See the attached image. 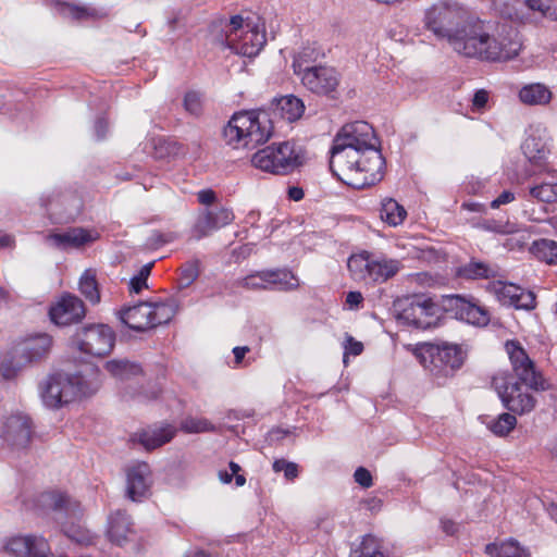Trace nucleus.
Here are the masks:
<instances>
[{
	"label": "nucleus",
	"mask_w": 557,
	"mask_h": 557,
	"mask_svg": "<svg viewBox=\"0 0 557 557\" xmlns=\"http://www.w3.org/2000/svg\"><path fill=\"white\" fill-rule=\"evenodd\" d=\"M126 493L133 502H141L150 493L151 470L147 462H138L127 469Z\"/></svg>",
	"instance_id": "nucleus-18"
},
{
	"label": "nucleus",
	"mask_w": 557,
	"mask_h": 557,
	"mask_svg": "<svg viewBox=\"0 0 557 557\" xmlns=\"http://www.w3.org/2000/svg\"><path fill=\"white\" fill-rule=\"evenodd\" d=\"M235 284L243 288L252 290L269 289L267 270L249 274L240 280H237Z\"/></svg>",
	"instance_id": "nucleus-42"
},
{
	"label": "nucleus",
	"mask_w": 557,
	"mask_h": 557,
	"mask_svg": "<svg viewBox=\"0 0 557 557\" xmlns=\"http://www.w3.org/2000/svg\"><path fill=\"white\" fill-rule=\"evenodd\" d=\"M270 290L288 292L298 288L299 280L287 269L267 270Z\"/></svg>",
	"instance_id": "nucleus-26"
},
{
	"label": "nucleus",
	"mask_w": 557,
	"mask_h": 557,
	"mask_svg": "<svg viewBox=\"0 0 557 557\" xmlns=\"http://www.w3.org/2000/svg\"><path fill=\"white\" fill-rule=\"evenodd\" d=\"M133 522L129 516L123 510H116L109 518L108 536L116 545H123L128 541L133 532Z\"/></svg>",
	"instance_id": "nucleus-24"
},
{
	"label": "nucleus",
	"mask_w": 557,
	"mask_h": 557,
	"mask_svg": "<svg viewBox=\"0 0 557 557\" xmlns=\"http://www.w3.org/2000/svg\"><path fill=\"white\" fill-rule=\"evenodd\" d=\"M506 349L512 372H498L492 384L508 410L523 414L533 410L536 404L530 392L547 391L550 384L518 342H507Z\"/></svg>",
	"instance_id": "nucleus-2"
},
{
	"label": "nucleus",
	"mask_w": 557,
	"mask_h": 557,
	"mask_svg": "<svg viewBox=\"0 0 557 557\" xmlns=\"http://www.w3.org/2000/svg\"><path fill=\"white\" fill-rule=\"evenodd\" d=\"M485 553L491 557H531L528 549L522 547L515 540H509L500 544H487Z\"/></svg>",
	"instance_id": "nucleus-29"
},
{
	"label": "nucleus",
	"mask_w": 557,
	"mask_h": 557,
	"mask_svg": "<svg viewBox=\"0 0 557 557\" xmlns=\"http://www.w3.org/2000/svg\"><path fill=\"white\" fill-rule=\"evenodd\" d=\"M36 504L44 512H54L58 520L63 518L79 520L83 516L81 504L64 492H44L38 496Z\"/></svg>",
	"instance_id": "nucleus-15"
},
{
	"label": "nucleus",
	"mask_w": 557,
	"mask_h": 557,
	"mask_svg": "<svg viewBox=\"0 0 557 557\" xmlns=\"http://www.w3.org/2000/svg\"><path fill=\"white\" fill-rule=\"evenodd\" d=\"M181 429L186 433L213 431L214 426L203 418L187 417L181 422Z\"/></svg>",
	"instance_id": "nucleus-47"
},
{
	"label": "nucleus",
	"mask_w": 557,
	"mask_h": 557,
	"mask_svg": "<svg viewBox=\"0 0 557 557\" xmlns=\"http://www.w3.org/2000/svg\"><path fill=\"white\" fill-rule=\"evenodd\" d=\"M62 531L72 542L88 546L92 544V535L88 529L75 522H62Z\"/></svg>",
	"instance_id": "nucleus-39"
},
{
	"label": "nucleus",
	"mask_w": 557,
	"mask_h": 557,
	"mask_svg": "<svg viewBox=\"0 0 557 557\" xmlns=\"http://www.w3.org/2000/svg\"><path fill=\"white\" fill-rule=\"evenodd\" d=\"M515 200V194L510 190H504L497 198L491 202V208L496 209L502 205L509 203Z\"/></svg>",
	"instance_id": "nucleus-55"
},
{
	"label": "nucleus",
	"mask_w": 557,
	"mask_h": 557,
	"mask_svg": "<svg viewBox=\"0 0 557 557\" xmlns=\"http://www.w3.org/2000/svg\"><path fill=\"white\" fill-rule=\"evenodd\" d=\"M234 218L233 211L225 207L203 209L194 224V237L199 240L212 232L231 224Z\"/></svg>",
	"instance_id": "nucleus-17"
},
{
	"label": "nucleus",
	"mask_w": 557,
	"mask_h": 557,
	"mask_svg": "<svg viewBox=\"0 0 557 557\" xmlns=\"http://www.w3.org/2000/svg\"><path fill=\"white\" fill-rule=\"evenodd\" d=\"M544 5L540 10L539 16L557 20V0L543 1Z\"/></svg>",
	"instance_id": "nucleus-54"
},
{
	"label": "nucleus",
	"mask_w": 557,
	"mask_h": 557,
	"mask_svg": "<svg viewBox=\"0 0 557 557\" xmlns=\"http://www.w3.org/2000/svg\"><path fill=\"white\" fill-rule=\"evenodd\" d=\"M34 435L32 418L23 411H14L3 417L0 425V440L7 448L20 451L26 449Z\"/></svg>",
	"instance_id": "nucleus-12"
},
{
	"label": "nucleus",
	"mask_w": 557,
	"mask_h": 557,
	"mask_svg": "<svg viewBox=\"0 0 557 557\" xmlns=\"http://www.w3.org/2000/svg\"><path fill=\"white\" fill-rule=\"evenodd\" d=\"M470 16L469 12L458 3L442 1L426 10L424 24L437 38L446 39L451 46L453 37L457 36V32Z\"/></svg>",
	"instance_id": "nucleus-9"
},
{
	"label": "nucleus",
	"mask_w": 557,
	"mask_h": 557,
	"mask_svg": "<svg viewBox=\"0 0 557 557\" xmlns=\"http://www.w3.org/2000/svg\"><path fill=\"white\" fill-rule=\"evenodd\" d=\"M523 290L524 288L511 283H499L495 289L497 298L503 302V305L513 307L516 309L520 301V292Z\"/></svg>",
	"instance_id": "nucleus-41"
},
{
	"label": "nucleus",
	"mask_w": 557,
	"mask_h": 557,
	"mask_svg": "<svg viewBox=\"0 0 557 557\" xmlns=\"http://www.w3.org/2000/svg\"><path fill=\"white\" fill-rule=\"evenodd\" d=\"M73 343L83 354L104 357L114 347L115 333L107 324H88L76 331Z\"/></svg>",
	"instance_id": "nucleus-10"
},
{
	"label": "nucleus",
	"mask_w": 557,
	"mask_h": 557,
	"mask_svg": "<svg viewBox=\"0 0 557 557\" xmlns=\"http://www.w3.org/2000/svg\"><path fill=\"white\" fill-rule=\"evenodd\" d=\"M57 9L62 17L72 21H84L97 16L96 10L87 7H79L70 3H58Z\"/></svg>",
	"instance_id": "nucleus-38"
},
{
	"label": "nucleus",
	"mask_w": 557,
	"mask_h": 557,
	"mask_svg": "<svg viewBox=\"0 0 557 557\" xmlns=\"http://www.w3.org/2000/svg\"><path fill=\"white\" fill-rule=\"evenodd\" d=\"M393 307L398 323L417 330L436 327L441 320V308L425 295L398 298Z\"/></svg>",
	"instance_id": "nucleus-6"
},
{
	"label": "nucleus",
	"mask_w": 557,
	"mask_h": 557,
	"mask_svg": "<svg viewBox=\"0 0 557 557\" xmlns=\"http://www.w3.org/2000/svg\"><path fill=\"white\" fill-rule=\"evenodd\" d=\"M373 127L366 121L345 124L330 150V170L356 189L372 186L384 176L385 160Z\"/></svg>",
	"instance_id": "nucleus-1"
},
{
	"label": "nucleus",
	"mask_w": 557,
	"mask_h": 557,
	"mask_svg": "<svg viewBox=\"0 0 557 557\" xmlns=\"http://www.w3.org/2000/svg\"><path fill=\"white\" fill-rule=\"evenodd\" d=\"M344 361H346L347 355L359 356L363 351V344L356 341L352 336L347 335L345 342Z\"/></svg>",
	"instance_id": "nucleus-51"
},
{
	"label": "nucleus",
	"mask_w": 557,
	"mask_h": 557,
	"mask_svg": "<svg viewBox=\"0 0 557 557\" xmlns=\"http://www.w3.org/2000/svg\"><path fill=\"white\" fill-rule=\"evenodd\" d=\"M522 151L525 158L534 164H541L542 161L546 159L548 152L545 144L533 136H530L524 140Z\"/></svg>",
	"instance_id": "nucleus-36"
},
{
	"label": "nucleus",
	"mask_w": 557,
	"mask_h": 557,
	"mask_svg": "<svg viewBox=\"0 0 557 557\" xmlns=\"http://www.w3.org/2000/svg\"><path fill=\"white\" fill-rule=\"evenodd\" d=\"M226 141L245 148L264 144L273 134V121L265 110L235 113L223 131Z\"/></svg>",
	"instance_id": "nucleus-5"
},
{
	"label": "nucleus",
	"mask_w": 557,
	"mask_h": 557,
	"mask_svg": "<svg viewBox=\"0 0 557 557\" xmlns=\"http://www.w3.org/2000/svg\"><path fill=\"white\" fill-rule=\"evenodd\" d=\"M104 367L109 373L120 380H127L141 373L140 366L128 360H110Z\"/></svg>",
	"instance_id": "nucleus-32"
},
{
	"label": "nucleus",
	"mask_w": 557,
	"mask_h": 557,
	"mask_svg": "<svg viewBox=\"0 0 557 557\" xmlns=\"http://www.w3.org/2000/svg\"><path fill=\"white\" fill-rule=\"evenodd\" d=\"M530 250L539 260L548 264H557L556 242L547 238H541L532 244Z\"/></svg>",
	"instance_id": "nucleus-35"
},
{
	"label": "nucleus",
	"mask_w": 557,
	"mask_h": 557,
	"mask_svg": "<svg viewBox=\"0 0 557 557\" xmlns=\"http://www.w3.org/2000/svg\"><path fill=\"white\" fill-rule=\"evenodd\" d=\"M176 309V300L172 298L164 302H151V322H153V327L169 323L175 315Z\"/></svg>",
	"instance_id": "nucleus-33"
},
{
	"label": "nucleus",
	"mask_w": 557,
	"mask_h": 557,
	"mask_svg": "<svg viewBox=\"0 0 557 557\" xmlns=\"http://www.w3.org/2000/svg\"><path fill=\"white\" fill-rule=\"evenodd\" d=\"M95 135L97 140L104 139L108 131V122L104 117H98L95 122Z\"/></svg>",
	"instance_id": "nucleus-57"
},
{
	"label": "nucleus",
	"mask_w": 557,
	"mask_h": 557,
	"mask_svg": "<svg viewBox=\"0 0 557 557\" xmlns=\"http://www.w3.org/2000/svg\"><path fill=\"white\" fill-rule=\"evenodd\" d=\"M151 302H139L121 311L120 319L129 329L144 332L153 329Z\"/></svg>",
	"instance_id": "nucleus-20"
},
{
	"label": "nucleus",
	"mask_w": 557,
	"mask_h": 557,
	"mask_svg": "<svg viewBox=\"0 0 557 557\" xmlns=\"http://www.w3.org/2000/svg\"><path fill=\"white\" fill-rule=\"evenodd\" d=\"M211 34L215 35L221 46L248 58L256 57L267 42L264 25L245 22L240 15L214 21Z\"/></svg>",
	"instance_id": "nucleus-4"
},
{
	"label": "nucleus",
	"mask_w": 557,
	"mask_h": 557,
	"mask_svg": "<svg viewBox=\"0 0 557 557\" xmlns=\"http://www.w3.org/2000/svg\"><path fill=\"white\" fill-rule=\"evenodd\" d=\"M175 434V426L164 424L136 433L134 440H137L147 450H152L169 443Z\"/></svg>",
	"instance_id": "nucleus-23"
},
{
	"label": "nucleus",
	"mask_w": 557,
	"mask_h": 557,
	"mask_svg": "<svg viewBox=\"0 0 557 557\" xmlns=\"http://www.w3.org/2000/svg\"><path fill=\"white\" fill-rule=\"evenodd\" d=\"M354 478L355 481L364 488H369L373 484L370 471L363 467H359L356 469Z\"/></svg>",
	"instance_id": "nucleus-52"
},
{
	"label": "nucleus",
	"mask_w": 557,
	"mask_h": 557,
	"mask_svg": "<svg viewBox=\"0 0 557 557\" xmlns=\"http://www.w3.org/2000/svg\"><path fill=\"white\" fill-rule=\"evenodd\" d=\"M521 40L517 29L503 24L495 26L490 22L470 16L468 22L451 39V48L467 58L484 61H505L518 55Z\"/></svg>",
	"instance_id": "nucleus-3"
},
{
	"label": "nucleus",
	"mask_w": 557,
	"mask_h": 557,
	"mask_svg": "<svg viewBox=\"0 0 557 557\" xmlns=\"http://www.w3.org/2000/svg\"><path fill=\"white\" fill-rule=\"evenodd\" d=\"M363 300L360 292H349L346 296V302L352 306H359Z\"/></svg>",
	"instance_id": "nucleus-61"
},
{
	"label": "nucleus",
	"mask_w": 557,
	"mask_h": 557,
	"mask_svg": "<svg viewBox=\"0 0 557 557\" xmlns=\"http://www.w3.org/2000/svg\"><path fill=\"white\" fill-rule=\"evenodd\" d=\"M52 347V337L49 334L40 333L27 337L21 345L18 352L25 362H36L46 358Z\"/></svg>",
	"instance_id": "nucleus-19"
},
{
	"label": "nucleus",
	"mask_w": 557,
	"mask_h": 557,
	"mask_svg": "<svg viewBox=\"0 0 557 557\" xmlns=\"http://www.w3.org/2000/svg\"><path fill=\"white\" fill-rule=\"evenodd\" d=\"M274 472H284V476L292 481L298 476V466L285 459H276L272 465Z\"/></svg>",
	"instance_id": "nucleus-50"
},
{
	"label": "nucleus",
	"mask_w": 557,
	"mask_h": 557,
	"mask_svg": "<svg viewBox=\"0 0 557 557\" xmlns=\"http://www.w3.org/2000/svg\"><path fill=\"white\" fill-rule=\"evenodd\" d=\"M14 239L12 236L0 232V247L5 248L12 246Z\"/></svg>",
	"instance_id": "nucleus-64"
},
{
	"label": "nucleus",
	"mask_w": 557,
	"mask_h": 557,
	"mask_svg": "<svg viewBox=\"0 0 557 557\" xmlns=\"http://www.w3.org/2000/svg\"><path fill=\"white\" fill-rule=\"evenodd\" d=\"M519 98L523 103L530 106L547 104L552 99V92L545 85L535 83L522 87Z\"/></svg>",
	"instance_id": "nucleus-28"
},
{
	"label": "nucleus",
	"mask_w": 557,
	"mask_h": 557,
	"mask_svg": "<svg viewBox=\"0 0 557 557\" xmlns=\"http://www.w3.org/2000/svg\"><path fill=\"white\" fill-rule=\"evenodd\" d=\"M86 315V308L81 298L64 294L49 310L50 320L60 326L81 322Z\"/></svg>",
	"instance_id": "nucleus-16"
},
{
	"label": "nucleus",
	"mask_w": 557,
	"mask_h": 557,
	"mask_svg": "<svg viewBox=\"0 0 557 557\" xmlns=\"http://www.w3.org/2000/svg\"><path fill=\"white\" fill-rule=\"evenodd\" d=\"M67 200H71V208L69 210H66V213H65V220L66 221H72L75 219V216L79 213V210H81V200L78 198H76L75 196L71 195V194H58L57 196H53V197H49L47 199V205H52L54 202H60V203H63L64 201H67Z\"/></svg>",
	"instance_id": "nucleus-46"
},
{
	"label": "nucleus",
	"mask_w": 557,
	"mask_h": 557,
	"mask_svg": "<svg viewBox=\"0 0 557 557\" xmlns=\"http://www.w3.org/2000/svg\"><path fill=\"white\" fill-rule=\"evenodd\" d=\"M81 393V381L67 374H52L40 385V396L46 407L58 409L73 401Z\"/></svg>",
	"instance_id": "nucleus-13"
},
{
	"label": "nucleus",
	"mask_w": 557,
	"mask_h": 557,
	"mask_svg": "<svg viewBox=\"0 0 557 557\" xmlns=\"http://www.w3.org/2000/svg\"><path fill=\"white\" fill-rule=\"evenodd\" d=\"M475 227L499 235H510L521 231V225L517 223L510 222L508 220L502 221L496 219L480 220L475 224Z\"/></svg>",
	"instance_id": "nucleus-34"
},
{
	"label": "nucleus",
	"mask_w": 557,
	"mask_h": 557,
	"mask_svg": "<svg viewBox=\"0 0 557 557\" xmlns=\"http://www.w3.org/2000/svg\"><path fill=\"white\" fill-rule=\"evenodd\" d=\"M443 309L456 319L475 326H485L490 322V313L484 307L460 295L445 297Z\"/></svg>",
	"instance_id": "nucleus-14"
},
{
	"label": "nucleus",
	"mask_w": 557,
	"mask_h": 557,
	"mask_svg": "<svg viewBox=\"0 0 557 557\" xmlns=\"http://www.w3.org/2000/svg\"><path fill=\"white\" fill-rule=\"evenodd\" d=\"M456 276L463 280H481L494 277L496 271L486 262L472 259L456 269Z\"/></svg>",
	"instance_id": "nucleus-27"
},
{
	"label": "nucleus",
	"mask_w": 557,
	"mask_h": 557,
	"mask_svg": "<svg viewBox=\"0 0 557 557\" xmlns=\"http://www.w3.org/2000/svg\"><path fill=\"white\" fill-rule=\"evenodd\" d=\"M298 55L293 63L294 72L301 77V83L308 90L324 96H331L336 91L339 75L335 69L321 65L302 67L300 60L302 55H307L306 50Z\"/></svg>",
	"instance_id": "nucleus-11"
},
{
	"label": "nucleus",
	"mask_w": 557,
	"mask_h": 557,
	"mask_svg": "<svg viewBox=\"0 0 557 557\" xmlns=\"http://www.w3.org/2000/svg\"><path fill=\"white\" fill-rule=\"evenodd\" d=\"M487 99H488L487 92L485 90L481 89L474 94L472 103L475 108H483L486 104Z\"/></svg>",
	"instance_id": "nucleus-58"
},
{
	"label": "nucleus",
	"mask_w": 557,
	"mask_h": 557,
	"mask_svg": "<svg viewBox=\"0 0 557 557\" xmlns=\"http://www.w3.org/2000/svg\"><path fill=\"white\" fill-rule=\"evenodd\" d=\"M250 351L248 346H237L233 348L235 366H239L247 352Z\"/></svg>",
	"instance_id": "nucleus-59"
},
{
	"label": "nucleus",
	"mask_w": 557,
	"mask_h": 557,
	"mask_svg": "<svg viewBox=\"0 0 557 557\" xmlns=\"http://www.w3.org/2000/svg\"><path fill=\"white\" fill-rule=\"evenodd\" d=\"M517 419L513 414L504 412L488 424V429L498 436L507 435L516 425Z\"/></svg>",
	"instance_id": "nucleus-43"
},
{
	"label": "nucleus",
	"mask_w": 557,
	"mask_h": 557,
	"mask_svg": "<svg viewBox=\"0 0 557 557\" xmlns=\"http://www.w3.org/2000/svg\"><path fill=\"white\" fill-rule=\"evenodd\" d=\"M271 111L274 116H280L287 122H295L304 114L305 104L296 96L287 95L274 99L271 103Z\"/></svg>",
	"instance_id": "nucleus-22"
},
{
	"label": "nucleus",
	"mask_w": 557,
	"mask_h": 557,
	"mask_svg": "<svg viewBox=\"0 0 557 557\" xmlns=\"http://www.w3.org/2000/svg\"><path fill=\"white\" fill-rule=\"evenodd\" d=\"M153 262L143 265L137 275L133 276L129 282V290L139 294L144 288H147V280L151 273Z\"/></svg>",
	"instance_id": "nucleus-48"
},
{
	"label": "nucleus",
	"mask_w": 557,
	"mask_h": 557,
	"mask_svg": "<svg viewBox=\"0 0 557 557\" xmlns=\"http://www.w3.org/2000/svg\"><path fill=\"white\" fill-rule=\"evenodd\" d=\"M302 149L295 141H282L267 146L251 158L257 169L272 174L285 175L302 164Z\"/></svg>",
	"instance_id": "nucleus-7"
},
{
	"label": "nucleus",
	"mask_w": 557,
	"mask_h": 557,
	"mask_svg": "<svg viewBox=\"0 0 557 557\" xmlns=\"http://www.w3.org/2000/svg\"><path fill=\"white\" fill-rule=\"evenodd\" d=\"M199 260H191L181 267L178 287L181 289L190 286L199 276Z\"/></svg>",
	"instance_id": "nucleus-44"
},
{
	"label": "nucleus",
	"mask_w": 557,
	"mask_h": 557,
	"mask_svg": "<svg viewBox=\"0 0 557 557\" xmlns=\"http://www.w3.org/2000/svg\"><path fill=\"white\" fill-rule=\"evenodd\" d=\"M349 557H384L380 541L368 534L363 536L359 547L352 549Z\"/></svg>",
	"instance_id": "nucleus-40"
},
{
	"label": "nucleus",
	"mask_w": 557,
	"mask_h": 557,
	"mask_svg": "<svg viewBox=\"0 0 557 557\" xmlns=\"http://www.w3.org/2000/svg\"><path fill=\"white\" fill-rule=\"evenodd\" d=\"M532 197L546 203H552L557 199V184L543 183L530 189Z\"/></svg>",
	"instance_id": "nucleus-45"
},
{
	"label": "nucleus",
	"mask_w": 557,
	"mask_h": 557,
	"mask_svg": "<svg viewBox=\"0 0 557 557\" xmlns=\"http://www.w3.org/2000/svg\"><path fill=\"white\" fill-rule=\"evenodd\" d=\"M372 253L362 251L348 258L347 268L355 281L368 284Z\"/></svg>",
	"instance_id": "nucleus-30"
},
{
	"label": "nucleus",
	"mask_w": 557,
	"mask_h": 557,
	"mask_svg": "<svg viewBox=\"0 0 557 557\" xmlns=\"http://www.w3.org/2000/svg\"><path fill=\"white\" fill-rule=\"evenodd\" d=\"M441 527L447 535H455L458 530V525L453 520L447 519L441 520Z\"/></svg>",
	"instance_id": "nucleus-60"
},
{
	"label": "nucleus",
	"mask_w": 557,
	"mask_h": 557,
	"mask_svg": "<svg viewBox=\"0 0 557 557\" xmlns=\"http://www.w3.org/2000/svg\"><path fill=\"white\" fill-rule=\"evenodd\" d=\"M184 108L193 115H200L202 112L201 95L197 91H188L184 97Z\"/></svg>",
	"instance_id": "nucleus-49"
},
{
	"label": "nucleus",
	"mask_w": 557,
	"mask_h": 557,
	"mask_svg": "<svg viewBox=\"0 0 557 557\" xmlns=\"http://www.w3.org/2000/svg\"><path fill=\"white\" fill-rule=\"evenodd\" d=\"M288 431L282 429H273L269 432L268 438L270 442L280 441L288 435Z\"/></svg>",
	"instance_id": "nucleus-63"
},
{
	"label": "nucleus",
	"mask_w": 557,
	"mask_h": 557,
	"mask_svg": "<svg viewBox=\"0 0 557 557\" xmlns=\"http://www.w3.org/2000/svg\"><path fill=\"white\" fill-rule=\"evenodd\" d=\"M406 216L407 212L405 208L396 200L389 198L382 201L380 218L388 225L398 226L404 222Z\"/></svg>",
	"instance_id": "nucleus-31"
},
{
	"label": "nucleus",
	"mask_w": 557,
	"mask_h": 557,
	"mask_svg": "<svg viewBox=\"0 0 557 557\" xmlns=\"http://www.w3.org/2000/svg\"><path fill=\"white\" fill-rule=\"evenodd\" d=\"M197 198L199 203L210 206L215 201L216 194L212 189H202L198 191Z\"/></svg>",
	"instance_id": "nucleus-56"
},
{
	"label": "nucleus",
	"mask_w": 557,
	"mask_h": 557,
	"mask_svg": "<svg viewBox=\"0 0 557 557\" xmlns=\"http://www.w3.org/2000/svg\"><path fill=\"white\" fill-rule=\"evenodd\" d=\"M535 295L533 292L524 289L520 292V301L517 309L532 310L535 308Z\"/></svg>",
	"instance_id": "nucleus-53"
},
{
	"label": "nucleus",
	"mask_w": 557,
	"mask_h": 557,
	"mask_svg": "<svg viewBox=\"0 0 557 557\" xmlns=\"http://www.w3.org/2000/svg\"><path fill=\"white\" fill-rule=\"evenodd\" d=\"M287 194H288V198L294 201H299L305 196L302 188L297 187V186L288 187Z\"/></svg>",
	"instance_id": "nucleus-62"
},
{
	"label": "nucleus",
	"mask_w": 557,
	"mask_h": 557,
	"mask_svg": "<svg viewBox=\"0 0 557 557\" xmlns=\"http://www.w3.org/2000/svg\"><path fill=\"white\" fill-rule=\"evenodd\" d=\"M424 369L437 381L455 375L462 367L466 355L456 344H425L420 354Z\"/></svg>",
	"instance_id": "nucleus-8"
},
{
	"label": "nucleus",
	"mask_w": 557,
	"mask_h": 557,
	"mask_svg": "<svg viewBox=\"0 0 557 557\" xmlns=\"http://www.w3.org/2000/svg\"><path fill=\"white\" fill-rule=\"evenodd\" d=\"M91 240L90 234L81 227L70 228L63 233H51L46 236V242L60 250L78 248Z\"/></svg>",
	"instance_id": "nucleus-21"
},
{
	"label": "nucleus",
	"mask_w": 557,
	"mask_h": 557,
	"mask_svg": "<svg viewBox=\"0 0 557 557\" xmlns=\"http://www.w3.org/2000/svg\"><path fill=\"white\" fill-rule=\"evenodd\" d=\"M400 270V262L395 259L374 258L372 255L368 284L384 283Z\"/></svg>",
	"instance_id": "nucleus-25"
},
{
	"label": "nucleus",
	"mask_w": 557,
	"mask_h": 557,
	"mask_svg": "<svg viewBox=\"0 0 557 557\" xmlns=\"http://www.w3.org/2000/svg\"><path fill=\"white\" fill-rule=\"evenodd\" d=\"M79 290L84 297L96 305L100 301V292L96 274L91 270H86L79 280Z\"/></svg>",
	"instance_id": "nucleus-37"
}]
</instances>
